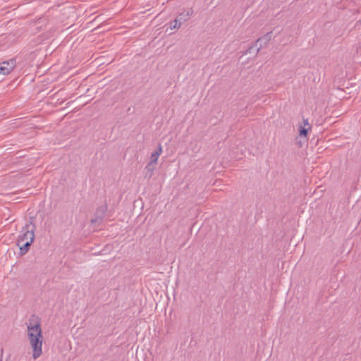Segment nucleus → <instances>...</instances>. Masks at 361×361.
I'll return each mask as SVG.
<instances>
[{
	"mask_svg": "<svg viewBox=\"0 0 361 361\" xmlns=\"http://www.w3.org/2000/svg\"><path fill=\"white\" fill-rule=\"evenodd\" d=\"M27 336L33 350L32 357L34 359H37L42 354L43 336L40 324H36L33 326L30 324L27 326Z\"/></svg>",
	"mask_w": 361,
	"mask_h": 361,
	"instance_id": "nucleus-1",
	"label": "nucleus"
},
{
	"mask_svg": "<svg viewBox=\"0 0 361 361\" xmlns=\"http://www.w3.org/2000/svg\"><path fill=\"white\" fill-rule=\"evenodd\" d=\"M35 225L32 223L26 224L23 228V233L19 235L17 243L33 242L35 239Z\"/></svg>",
	"mask_w": 361,
	"mask_h": 361,
	"instance_id": "nucleus-2",
	"label": "nucleus"
},
{
	"mask_svg": "<svg viewBox=\"0 0 361 361\" xmlns=\"http://www.w3.org/2000/svg\"><path fill=\"white\" fill-rule=\"evenodd\" d=\"M16 61L15 59H11L5 61L0 63V73L3 75L9 74L16 67Z\"/></svg>",
	"mask_w": 361,
	"mask_h": 361,
	"instance_id": "nucleus-3",
	"label": "nucleus"
},
{
	"mask_svg": "<svg viewBox=\"0 0 361 361\" xmlns=\"http://www.w3.org/2000/svg\"><path fill=\"white\" fill-rule=\"evenodd\" d=\"M106 210H107V204H106L99 207L96 209V211L94 214V217L91 220L92 224H96L101 223L104 219V216L105 215Z\"/></svg>",
	"mask_w": 361,
	"mask_h": 361,
	"instance_id": "nucleus-4",
	"label": "nucleus"
},
{
	"mask_svg": "<svg viewBox=\"0 0 361 361\" xmlns=\"http://www.w3.org/2000/svg\"><path fill=\"white\" fill-rule=\"evenodd\" d=\"M193 11L192 8L188 9L180 13L176 19L178 21V25H182L183 23L186 22L192 14Z\"/></svg>",
	"mask_w": 361,
	"mask_h": 361,
	"instance_id": "nucleus-5",
	"label": "nucleus"
},
{
	"mask_svg": "<svg viewBox=\"0 0 361 361\" xmlns=\"http://www.w3.org/2000/svg\"><path fill=\"white\" fill-rule=\"evenodd\" d=\"M272 37L273 32H269L266 35H263L262 37L257 39L255 41V45H257V44H259V45H262L264 44L265 45L271 40Z\"/></svg>",
	"mask_w": 361,
	"mask_h": 361,
	"instance_id": "nucleus-6",
	"label": "nucleus"
},
{
	"mask_svg": "<svg viewBox=\"0 0 361 361\" xmlns=\"http://www.w3.org/2000/svg\"><path fill=\"white\" fill-rule=\"evenodd\" d=\"M32 242H25V243H17L18 246L20 249V253L21 255H25L29 250Z\"/></svg>",
	"mask_w": 361,
	"mask_h": 361,
	"instance_id": "nucleus-7",
	"label": "nucleus"
},
{
	"mask_svg": "<svg viewBox=\"0 0 361 361\" xmlns=\"http://www.w3.org/2000/svg\"><path fill=\"white\" fill-rule=\"evenodd\" d=\"M156 164L149 162L145 168V178H150L153 175V171Z\"/></svg>",
	"mask_w": 361,
	"mask_h": 361,
	"instance_id": "nucleus-8",
	"label": "nucleus"
},
{
	"mask_svg": "<svg viewBox=\"0 0 361 361\" xmlns=\"http://www.w3.org/2000/svg\"><path fill=\"white\" fill-rule=\"evenodd\" d=\"M180 25H178V21L176 19L171 20L169 23L168 27L166 29V32H168L169 29H170L171 30H173L179 28L180 27Z\"/></svg>",
	"mask_w": 361,
	"mask_h": 361,
	"instance_id": "nucleus-9",
	"label": "nucleus"
},
{
	"mask_svg": "<svg viewBox=\"0 0 361 361\" xmlns=\"http://www.w3.org/2000/svg\"><path fill=\"white\" fill-rule=\"evenodd\" d=\"M160 155H159V153L158 152H154L152 153L151 154V157H150V161L152 164H157V160H158V158Z\"/></svg>",
	"mask_w": 361,
	"mask_h": 361,
	"instance_id": "nucleus-10",
	"label": "nucleus"
},
{
	"mask_svg": "<svg viewBox=\"0 0 361 361\" xmlns=\"http://www.w3.org/2000/svg\"><path fill=\"white\" fill-rule=\"evenodd\" d=\"M310 128H305V126H300V129H299V131H300V136H304V137H306L307 135V132H308V130Z\"/></svg>",
	"mask_w": 361,
	"mask_h": 361,
	"instance_id": "nucleus-11",
	"label": "nucleus"
},
{
	"mask_svg": "<svg viewBox=\"0 0 361 361\" xmlns=\"http://www.w3.org/2000/svg\"><path fill=\"white\" fill-rule=\"evenodd\" d=\"M256 47H252V46L249 47L248 49L246 51V54H247V53L251 54L252 50H253V52H257V53L259 52L260 47L255 49Z\"/></svg>",
	"mask_w": 361,
	"mask_h": 361,
	"instance_id": "nucleus-12",
	"label": "nucleus"
},
{
	"mask_svg": "<svg viewBox=\"0 0 361 361\" xmlns=\"http://www.w3.org/2000/svg\"><path fill=\"white\" fill-rule=\"evenodd\" d=\"M303 123H304V126L306 127L307 126L308 128H311L310 124H309V122H308V119L306 118V119H303Z\"/></svg>",
	"mask_w": 361,
	"mask_h": 361,
	"instance_id": "nucleus-13",
	"label": "nucleus"
},
{
	"mask_svg": "<svg viewBox=\"0 0 361 361\" xmlns=\"http://www.w3.org/2000/svg\"><path fill=\"white\" fill-rule=\"evenodd\" d=\"M154 152H158L159 155H160L161 154V152H162V147H161V144L159 145L158 149L157 150H155Z\"/></svg>",
	"mask_w": 361,
	"mask_h": 361,
	"instance_id": "nucleus-14",
	"label": "nucleus"
},
{
	"mask_svg": "<svg viewBox=\"0 0 361 361\" xmlns=\"http://www.w3.org/2000/svg\"><path fill=\"white\" fill-rule=\"evenodd\" d=\"M1 353H3V349L1 350ZM0 361H2V354L0 355Z\"/></svg>",
	"mask_w": 361,
	"mask_h": 361,
	"instance_id": "nucleus-15",
	"label": "nucleus"
}]
</instances>
